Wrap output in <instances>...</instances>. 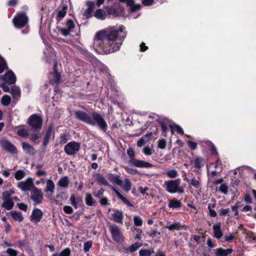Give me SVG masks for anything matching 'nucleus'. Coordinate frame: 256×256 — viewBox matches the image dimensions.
<instances>
[{
  "label": "nucleus",
  "mask_w": 256,
  "mask_h": 256,
  "mask_svg": "<svg viewBox=\"0 0 256 256\" xmlns=\"http://www.w3.org/2000/svg\"><path fill=\"white\" fill-rule=\"evenodd\" d=\"M126 34L122 26H112L98 32L93 46L100 53L110 54L118 50Z\"/></svg>",
  "instance_id": "f257e3e1"
},
{
  "label": "nucleus",
  "mask_w": 256,
  "mask_h": 256,
  "mask_svg": "<svg viewBox=\"0 0 256 256\" xmlns=\"http://www.w3.org/2000/svg\"><path fill=\"white\" fill-rule=\"evenodd\" d=\"M76 116L77 118L92 126L98 124L104 130L106 129L107 124L102 116L99 114L93 112L91 116L86 112L82 111L76 112Z\"/></svg>",
  "instance_id": "f03ea898"
},
{
  "label": "nucleus",
  "mask_w": 256,
  "mask_h": 256,
  "mask_svg": "<svg viewBox=\"0 0 256 256\" xmlns=\"http://www.w3.org/2000/svg\"><path fill=\"white\" fill-rule=\"evenodd\" d=\"M180 183V179L170 180L164 182V186H166V190L170 193L182 194L184 192V189L182 187L179 186Z\"/></svg>",
  "instance_id": "7ed1b4c3"
},
{
  "label": "nucleus",
  "mask_w": 256,
  "mask_h": 256,
  "mask_svg": "<svg viewBox=\"0 0 256 256\" xmlns=\"http://www.w3.org/2000/svg\"><path fill=\"white\" fill-rule=\"evenodd\" d=\"M28 22V18L25 13L18 14L13 19L14 26L18 28L24 27Z\"/></svg>",
  "instance_id": "20e7f679"
},
{
  "label": "nucleus",
  "mask_w": 256,
  "mask_h": 256,
  "mask_svg": "<svg viewBox=\"0 0 256 256\" xmlns=\"http://www.w3.org/2000/svg\"><path fill=\"white\" fill-rule=\"evenodd\" d=\"M104 8L108 14L113 16H120L124 14V10L119 4H115L110 8L106 6Z\"/></svg>",
  "instance_id": "39448f33"
},
{
  "label": "nucleus",
  "mask_w": 256,
  "mask_h": 256,
  "mask_svg": "<svg viewBox=\"0 0 256 256\" xmlns=\"http://www.w3.org/2000/svg\"><path fill=\"white\" fill-rule=\"evenodd\" d=\"M110 230L113 240L116 242L120 243L124 240V237L120 229L116 225L110 226Z\"/></svg>",
  "instance_id": "423d86ee"
},
{
  "label": "nucleus",
  "mask_w": 256,
  "mask_h": 256,
  "mask_svg": "<svg viewBox=\"0 0 256 256\" xmlns=\"http://www.w3.org/2000/svg\"><path fill=\"white\" fill-rule=\"evenodd\" d=\"M80 148V144L76 142H70L64 146V150L68 155L76 154Z\"/></svg>",
  "instance_id": "0eeeda50"
},
{
  "label": "nucleus",
  "mask_w": 256,
  "mask_h": 256,
  "mask_svg": "<svg viewBox=\"0 0 256 256\" xmlns=\"http://www.w3.org/2000/svg\"><path fill=\"white\" fill-rule=\"evenodd\" d=\"M29 125L34 130L40 129L42 126V120L40 117L34 114L32 115L28 120Z\"/></svg>",
  "instance_id": "6e6552de"
},
{
  "label": "nucleus",
  "mask_w": 256,
  "mask_h": 256,
  "mask_svg": "<svg viewBox=\"0 0 256 256\" xmlns=\"http://www.w3.org/2000/svg\"><path fill=\"white\" fill-rule=\"evenodd\" d=\"M3 202L2 207L6 210H10L12 208L14 204L10 198V194L8 192H4L2 193Z\"/></svg>",
  "instance_id": "1a4fd4ad"
},
{
  "label": "nucleus",
  "mask_w": 256,
  "mask_h": 256,
  "mask_svg": "<svg viewBox=\"0 0 256 256\" xmlns=\"http://www.w3.org/2000/svg\"><path fill=\"white\" fill-rule=\"evenodd\" d=\"M17 186L24 192L30 190L34 187L33 180L32 178H29L26 180L18 182Z\"/></svg>",
  "instance_id": "9d476101"
},
{
  "label": "nucleus",
  "mask_w": 256,
  "mask_h": 256,
  "mask_svg": "<svg viewBox=\"0 0 256 256\" xmlns=\"http://www.w3.org/2000/svg\"><path fill=\"white\" fill-rule=\"evenodd\" d=\"M43 198V193L40 190L34 187L32 190L31 198L36 204L42 202Z\"/></svg>",
  "instance_id": "9b49d317"
},
{
  "label": "nucleus",
  "mask_w": 256,
  "mask_h": 256,
  "mask_svg": "<svg viewBox=\"0 0 256 256\" xmlns=\"http://www.w3.org/2000/svg\"><path fill=\"white\" fill-rule=\"evenodd\" d=\"M129 162L131 164L138 168H149L152 166V164L148 162L138 160L135 158L130 160Z\"/></svg>",
  "instance_id": "f8f14e48"
},
{
  "label": "nucleus",
  "mask_w": 256,
  "mask_h": 256,
  "mask_svg": "<svg viewBox=\"0 0 256 256\" xmlns=\"http://www.w3.org/2000/svg\"><path fill=\"white\" fill-rule=\"evenodd\" d=\"M86 4L88 6L87 8L82 10L81 12L86 18H88L90 16L91 13L94 10V2L88 1L86 2Z\"/></svg>",
  "instance_id": "ddd939ff"
},
{
  "label": "nucleus",
  "mask_w": 256,
  "mask_h": 256,
  "mask_svg": "<svg viewBox=\"0 0 256 256\" xmlns=\"http://www.w3.org/2000/svg\"><path fill=\"white\" fill-rule=\"evenodd\" d=\"M42 216V212L40 210L35 208L30 216V220L35 224L38 223L41 220Z\"/></svg>",
  "instance_id": "4468645a"
},
{
  "label": "nucleus",
  "mask_w": 256,
  "mask_h": 256,
  "mask_svg": "<svg viewBox=\"0 0 256 256\" xmlns=\"http://www.w3.org/2000/svg\"><path fill=\"white\" fill-rule=\"evenodd\" d=\"M3 148L12 154H16L17 150L16 147L10 142L6 140H3L1 142Z\"/></svg>",
  "instance_id": "2eb2a0df"
},
{
  "label": "nucleus",
  "mask_w": 256,
  "mask_h": 256,
  "mask_svg": "<svg viewBox=\"0 0 256 256\" xmlns=\"http://www.w3.org/2000/svg\"><path fill=\"white\" fill-rule=\"evenodd\" d=\"M56 64L55 63L54 65V72H52L50 75V82L52 84H58L60 82V74L56 70Z\"/></svg>",
  "instance_id": "dca6fc26"
},
{
  "label": "nucleus",
  "mask_w": 256,
  "mask_h": 256,
  "mask_svg": "<svg viewBox=\"0 0 256 256\" xmlns=\"http://www.w3.org/2000/svg\"><path fill=\"white\" fill-rule=\"evenodd\" d=\"M4 80L8 84H12L16 82V76L13 72L9 71L5 74Z\"/></svg>",
  "instance_id": "f3484780"
},
{
  "label": "nucleus",
  "mask_w": 256,
  "mask_h": 256,
  "mask_svg": "<svg viewBox=\"0 0 256 256\" xmlns=\"http://www.w3.org/2000/svg\"><path fill=\"white\" fill-rule=\"evenodd\" d=\"M112 220L117 223L122 224V219L124 218L123 213L122 211L115 210L112 214Z\"/></svg>",
  "instance_id": "a211bd4d"
},
{
  "label": "nucleus",
  "mask_w": 256,
  "mask_h": 256,
  "mask_svg": "<svg viewBox=\"0 0 256 256\" xmlns=\"http://www.w3.org/2000/svg\"><path fill=\"white\" fill-rule=\"evenodd\" d=\"M214 236L218 239H220L222 236V232L221 230L220 224H215L213 226Z\"/></svg>",
  "instance_id": "6ab92c4d"
},
{
  "label": "nucleus",
  "mask_w": 256,
  "mask_h": 256,
  "mask_svg": "<svg viewBox=\"0 0 256 256\" xmlns=\"http://www.w3.org/2000/svg\"><path fill=\"white\" fill-rule=\"evenodd\" d=\"M152 134L151 132L146 134L144 136L141 138L137 142L138 147H142L148 142L152 138Z\"/></svg>",
  "instance_id": "aec40b11"
},
{
  "label": "nucleus",
  "mask_w": 256,
  "mask_h": 256,
  "mask_svg": "<svg viewBox=\"0 0 256 256\" xmlns=\"http://www.w3.org/2000/svg\"><path fill=\"white\" fill-rule=\"evenodd\" d=\"M95 178L99 184L105 186H109V184L106 178L100 174H96L95 176Z\"/></svg>",
  "instance_id": "412c9836"
},
{
  "label": "nucleus",
  "mask_w": 256,
  "mask_h": 256,
  "mask_svg": "<svg viewBox=\"0 0 256 256\" xmlns=\"http://www.w3.org/2000/svg\"><path fill=\"white\" fill-rule=\"evenodd\" d=\"M55 185L52 180H48L46 182V188L44 190L46 192H50L52 195L54 192Z\"/></svg>",
  "instance_id": "4be33fe9"
},
{
  "label": "nucleus",
  "mask_w": 256,
  "mask_h": 256,
  "mask_svg": "<svg viewBox=\"0 0 256 256\" xmlns=\"http://www.w3.org/2000/svg\"><path fill=\"white\" fill-rule=\"evenodd\" d=\"M215 251L217 256H227L232 252V250L231 248L224 250L219 248L215 250Z\"/></svg>",
  "instance_id": "5701e85b"
},
{
  "label": "nucleus",
  "mask_w": 256,
  "mask_h": 256,
  "mask_svg": "<svg viewBox=\"0 0 256 256\" xmlns=\"http://www.w3.org/2000/svg\"><path fill=\"white\" fill-rule=\"evenodd\" d=\"M112 190L116 193L118 198L128 206H132V204L123 196H122L114 188L110 186Z\"/></svg>",
  "instance_id": "b1692460"
},
{
  "label": "nucleus",
  "mask_w": 256,
  "mask_h": 256,
  "mask_svg": "<svg viewBox=\"0 0 256 256\" xmlns=\"http://www.w3.org/2000/svg\"><path fill=\"white\" fill-rule=\"evenodd\" d=\"M126 192H129L132 187V184L130 180L128 178H126L123 182L122 180L121 184H118Z\"/></svg>",
  "instance_id": "393cba45"
},
{
  "label": "nucleus",
  "mask_w": 256,
  "mask_h": 256,
  "mask_svg": "<svg viewBox=\"0 0 256 256\" xmlns=\"http://www.w3.org/2000/svg\"><path fill=\"white\" fill-rule=\"evenodd\" d=\"M69 184V180L68 176H64L60 179L58 182V186L62 188H66Z\"/></svg>",
  "instance_id": "a878e982"
},
{
  "label": "nucleus",
  "mask_w": 256,
  "mask_h": 256,
  "mask_svg": "<svg viewBox=\"0 0 256 256\" xmlns=\"http://www.w3.org/2000/svg\"><path fill=\"white\" fill-rule=\"evenodd\" d=\"M95 17L100 20H104L106 18V12L102 9L97 10L94 14Z\"/></svg>",
  "instance_id": "bb28decb"
},
{
  "label": "nucleus",
  "mask_w": 256,
  "mask_h": 256,
  "mask_svg": "<svg viewBox=\"0 0 256 256\" xmlns=\"http://www.w3.org/2000/svg\"><path fill=\"white\" fill-rule=\"evenodd\" d=\"M22 148L26 153L29 154H34L36 153V150L34 148L25 142L22 143Z\"/></svg>",
  "instance_id": "cd10ccee"
},
{
  "label": "nucleus",
  "mask_w": 256,
  "mask_h": 256,
  "mask_svg": "<svg viewBox=\"0 0 256 256\" xmlns=\"http://www.w3.org/2000/svg\"><path fill=\"white\" fill-rule=\"evenodd\" d=\"M10 92L12 94L13 98H18L20 96V88L16 86H13Z\"/></svg>",
  "instance_id": "c85d7f7f"
},
{
  "label": "nucleus",
  "mask_w": 256,
  "mask_h": 256,
  "mask_svg": "<svg viewBox=\"0 0 256 256\" xmlns=\"http://www.w3.org/2000/svg\"><path fill=\"white\" fill-rule=\"evenodd\" d=\"M108 178L110 182H115L118 185L121 184L122 180L120 178V176L116 174H109Z\"/></svg>",
  "instance_id": "c756f323"
},
{
  "label": "nucleus",
  "mask_w": 256,
  "mask_h": 256,
  "mask_svg": "<svg viewBox=\"0 0 256 256\" xmlns=\"http://www.w3.org/2000/svg\"><path fill=\"white\" fill-rule=\"evenodd\" d=\"M10 214L12 218L16 221L20 222H22L24 219V217L21 212H11Z\"/></svg>",
  "instance_id": "7c9ffc66"
},
{
  "label": "nucleus",
  "mask_w": 256,
  "mask_h": 256,
  "mask_svg": "<svg viewBox=\"0 0 256 256\" xmlns=\"http://www.w3.org/2000/svg\"><path fill=\"white\" fill-rule=\"evenodd\" d=\"M14 176L16 180H21L26 176V172L22 170H18L16 172Z\"/></svg>",
  "instance_id": "2f4dec72"
},
{
  "label": "nucleus",
  "mask_w": 256,
  "mask_h": 256,
  "mask_svg": "<svg viewBox=\"0 0 256 256\" xmlns=\"http://www.w3.org/2000/svg\"><path fill=\"white\" fill-rule=\"evenodd\" d=\"M181 202L176 200H171L169 201L168 207L173 208H176L180 207Z\"/></svg>",
  "instance_id": "473e14b6"
},
{
  "label": "nucleus",
  "mask_w": 256,
  "mask_h": 256,
  "mask_svg": "<svg viewBox=\"0 0 256 256\" xmlns=\"http://www.w3.org/2000/svg\"><path fill=\"white\" fill-rule=\"evenodd\" d=\"M86 204L88 206H92L94 205L95 201L92 195L90 194H86L85 198Z\"/></svg>",
  "instance_id": "72a5a7b5"
},
{
  "label": "nucleus",
  "mask_w": 256,
  "mask_h": 256,
  "mask_svg": "<svg viewBox=\"0 0 256 256\" xmlns=\"http://www.w3.org/2000/svg\"><path fill=\"white\" fill-rule=\"evenodd\" d=\"M52 126H49L48 129V130H47V132H46V135L45 136V138H44V146H46L48 144L50 138L52 136Z\"/></svg>",
  "instance_id": "f704fd0d"
},
{
  "label": "nucleus",
  "mask_w": 256,
  "mask_h": 256,
  "mask_svg": "<svg viewBox=\"0 0 256 256\" xmlns=\"http://www.w3.org/2000/svg\"><path fill=\"white\" fill-rule=\"evenodd\" d=\"M128 4L130 6L131 10L134 12L140 9L141 6L138 4H134L133 0H128Z\"/></svg>",
  "instance_id": "c9c22d12"
},
{
  "label": "nucleus",
  "mask_w": 256,
  "mask_h": 256,
  "mask_svg": "<svg viewBox=\"0 0 256 256\" xmlns=\"http://www.w3.org/2000/svg\"><path fill=\"white\" fill-rule=\"evenodd\" d=\"M70 202L71 204L75 208H78V202L80 201H81L80 200H78V199L76 200L74 194H72L70 196Z\"/></svg>",
  "instance_id": "e433bc0d"
},
{
  "label": "nucleus",
  "mask_w": 256,
  "mask_h": 256,
  "mask_svg": "<svg viewBox=\"0 0 256 256\" xmlns=\"http://www.w3.org/2000/svg\"><path fill=\"white\" fill-rule=\"evenodd\" d=\"M2 103L5 106H8L10 104L11 102V98L8 95H4L2 98Z\"/></svg>",
  "instance_id": "4c0bfd02"
},
{
  "label": "nucleus",
  "mask_w": 256,
  "mask_h": 256,
  "mask_svg": "<svg viewBox=\"0 0 256 256\" xmlns=\"http://www.w3.org/2000/svg\"><path fill=\"white\" fill-rule=\"evenodd\" d=\"M172 132L176 131L178 133L182 134H184L183 130L181 127L176 124H173L170 126Z\"/></svg>",
  "instance_id": "58836bf2"
},
{
  "label": "nucleus",
  "mask_w": 256,
  "mask_h": 256,
  "mask_svg": "<svg viewBox=\"0 0 256 256\" xmlns=\"http://www.w3.org/2000/svg\"><path fill=\"white\" fill-rule=\"evenodd\" d=\"M142 246V244H140L138 242H136V243L134 244L131 245L128 248V250L130 252H134L136 250Z\"/></svg>",
  "instance_id": "ea45409f"
},
{
  "label": "nucleus",
  "mask_w": 256,
  "mask_h": 256,
  "mask_svg": "<svg viewBox=\"0 0 256 256\" xmlns=\"http://www.w3.org/2000/svg\"><path fill=\"white\" fill-rule=\"evenodd\" d=\"M190 183L192 186L196 188H198L200 187V182L199 178L198 179H196L194 178H192L190 181Z\"/></svg>",
  "instance_id": "a19ab883"
},
{
  "label": "nucleus",
  "mask_w": 256,
  "mask_h": 256,
  "mask_svg": "<svg viewBox=\"0 0 256 256\" xmlns=\"http://www.w3.org/2000/svg\"><path fill=\"white\" fill-rule=\"evenodd\" d=\"M165 228L169 230H178L180 228V224L179 223H174L170 226H166Z\"/></svg>",
  "instance_id": "79ce46f5"
},
{
  "label": "nucleus",
  "mask_w": 256,
  "mask_h": 256,
  "mask_svg": "<svg viewBox=\"0 0 256 256\" xmlns=\"http://www.w3.org/2000/svg\"><path fill=\"white\" fill-rule=\"evenodd\" d=\"M18 134L22 137H26L28 136V132L26 128H20L17 130Z\"/></svg>",
  "instance_id": "37998d69"
},
{
  "label": "nucleus",
  "mask_w": 256,
  "mask_h": 256,
  "mask_svg": "<svg viewBox=\"0 0 256 256\" xmlns=\"http://www.w3.org/2000/svg\"><path fill=\"white\" fill-rule=\"evenodd\" d=\"M204 165V160L201 158H198L195 160L194 166L196 168H201Z\"/></svg>",
  "instance_id": "c03bdc74"
},
{
  "label": "nucleus",
  "mask_w": 256,
  "mask_h": 256,
  "mask_svg": "<svg viewBox=\"0 0 256 256\" xmlns=\"http://www.w3.org/2000/svg\"><path fill=\"white\" fill-rule=\"evenodd\" d=\"M166 174L170 178H175L178 175V172L174 170H168L166 172Z\"/></svg>",
  "instance_id": "a18cd8bd"
},
{
  "label": "nucleus",
  "mask_w": 256,
  "mask_h": 256,
  "mask_svg": "<svg viewBox=\"0 0 256 256\" xmlns=\"http://www.w3.org/2000/svg\"><path fill=\"white\" fill-rule=\"evenodd\" d=\"M6 252L8 254V256H16L18 252L12 248H8L6 250Z\"/></svg>",
  "instance_id": "49530a36"
},
{
  "label": "nucleus",
  "mask_w": 256,
  "mask_h": 256,
  "mask_svg": "<svg viewBox=\"0 0 256 256\" xmlns=\"http://www.w3.org/2000/svg\"><path fill=\"white\" fill-rule=\"evenodd\" d=\"M153 250H142L140 251V256H150Z\"/></svg>",
  "instance_id": "de8ad7c7"
},
{
  "label": "nucleus",
  "mask_w": 256,
  "mask_h": 256,
  "mask_svg": "<svg viewBox=\"0 0 256 256\" xmlns=\"http://www.w3.org/2000/svg\"><path fill=\"white\" fill-rule=\"evenodd\" d=\"M134 224L136 226H141L142 224V220L138 216H134Z\"/></svg>",
  "instance_id": "09e8293b"
},
{
  "label": "nucleus",
  "mask_w": 256,
  "mask_h": 256,
  "mask_svg": "<svg viewBox=\"0 0 256 256\" xmlns=\"http://www.w3.org/2000/svg\"><path fill=\"white\" fill-rule=\"evenodd\" d=\"M92 246V242L91 241H88L84 243V252H88Z\"/></svg>",
  "instance_id": "8fccbe9b"
},
{
  "label": "nucleus",
  "mask_w": 256,
  "mask_h": 256,
  "mask_svg": "<svg viewBox=\"0 0 256 256\" xmlns=\"http://www.w3.org/2000/svg\"><path fill=\"white\" fill-rule=\"evenodd\" d=\"M66 7L64 6L62 9L58 12V17L60 18H63L66 14Z\"/></svg>",
  "instance_id": "3c124183"
},
{
  "label": "nucleus",
  "mask_w": 256,
  "mask_h": 256,
  "mask_svg": "<svg viewBox=\"0 0 256 256\" xmlns=\"http://www.w3.org/2000/svg\"><path fill=\"white\" fill-rule=\"evenodd\" d=\"M124 168L128 173L131 174H135L138 172V170L136 169H134L132 168L126 166L124 167Z\"/></svg>",
  "instance_id": "603ef678"
},
{
  "label": "nucleus",
  "mask_w": 256,
  "mask_h": 256,
  "mask_svg": "<svg viewBox=\"0 0 256 256\" xmlns=\"http://www.w3.org/2000/svg\"><path fill=\"white\" fill-rule=\"evenodd\" d=\"M166 146V141L162 139L158 142V148L160 149H164Z\"/></svg>",
  "instance_id": "864d4df0"
},
{
  "label": "nucleus",
  "mask_w": 256,
  "mask_h": 256,
  "mask_svg": "<svg viewBox=\"0 0 256 256\" xmlns=\"http://www.w3.org/2000/svg\"><path fill=\"white\" fill-rule=\"evenodd\" d=\"M219 190L224 194H226L228 190V188L225 184H222L219 188Z\"/></svg>",
  "instance_id": "5fc2aeb1"
},
{
  "label": "nucleus",
  "mask_w": 256,
  "mask_h": 256,
  "mask_svg": "<svg viewBox=\"0 0 256 256\" xmlns=\"http://www.w3.org/2000/svg\"><path fill=\"white\" fill-rule=\"evenodd\" d=\"M66 26L68 29L71 32L72 30L73 29L74 27V22L71 20H68L66 22Z\"/></svg>",
  "instance_id": "6e6d98bb"
},
{
  "label": "nucleus",
  "mask_w": 256,
  "mask_h": 256,
  "mask_svg": "<svg viewBox=\"0 0 256 256\" xmlns=\"http://www.w3.org/2000/svg\"><path fill=\"white\" fill-rule=\"evenodd\" d=\"M70 254V250L69 248H66L62 250L59 256H69Z\"/></svg>",
  "instance_id": "4d7b16f0"
},
{
  "label": "nucleus",
  "mask_w": 256,
  "mask_h": 256,
  "mask_svg": "<svg viewBox=\"0 0 256 256\" xmlns=\"http://www.w3.org/2000/svg\"><path fill=\"white\" fill-rule=\"evenodd\" d=\"M64 211L68 214H72L73 212V210L70 206H64L63 208Z\"/></svg>",
  "instance_id": "13d9d810"
},
{
  "label": "nucleus",
  "mask_w": 256,
  "mask_h": 256,
  "mask_svg": "<svg viewBox=\"0 0 256 256\" xmlns=\"http://www.w3.org/2000/svg\"><path fill=\"white\" fill-rule=\"evenodd\" d=\"M188 144L189 148L192 150H195L196 148L197 144L195 142H193L190 140L187 142Z\"/></svg>",
  "instance_id": "bf43d9fd"
},
{
  "label": "nucleus",
  "mask_w": 256,
  "mask_h": 256,
  "mask_svg": "<svg viewBox=\"0 0 256 256\" xmlns=\"http://www.w3.org/2000/svg\"><path fill=\"white\" fill-rule=\"evenodd\" d=\"M144 153L146 156H150L152 154V150L149 147L146 146L143 149Z\"/></svg>",
  "instance_id": "052dcab7"
},
{
  "label": "nucleus",
  "mask_w": 256,
  "mask_h": 256,
  "mask_svg": "<svg viewBox=\"0 0 256 256\" xmlns=\"http://www.w3.org/2000/svg\"><path fill=\"white\" fill-rule=\"evenodd\" d=\"M60 32L64 36H68L70 32L68 28H64L60 29Z\"/></svg>",
  "instance_id": "680f3d73"
},
{
  "label": "nucleus",
  "mask_w": 256,
  "mask_h": 256,
  "mask_svg": "<svg viewBox=\"0 0 256 256\" xmlns=\"http://www.w3.org/2000/svg\"><path fill=\"white\" fill-rule=\"evenodd\" d=\"M6 67V62L4 60H0V73L4 72Z\"/></svg>",
  "instance_id": "e2e57ef3"
},
{
  "label": "nucleus",
  "mask_w": 256,
  "mask_h": 256,
  "mask_svg": "<svg viewBox=\"0 0 256 256\" xmlns=\"http://www.w3.org/2000/svg\"><path fill=\"white\" fill-rule=\"evenodd\" d=\"M100 203L102 206L108 204V200L106 198H102L100 200Z\"/></svg>",
  "instance_id": "0e129e2a"
},
{
  "label": "nucleus",
  "mask_w": 256,
  "mask_h": 256,
  "mask_svg": "<svg viewBox=\"0 0 256 256\" xmlns=\"http://www.w3.org/2000/svg\"><path fill=\"white\" fill-rule=\"evenodd\" d=\"M18 206L20 209L24 211H26L28 209V206L23 203L18 204Z\"/></svg>",
  "instance_id": "69168bd1"
},
{
  "label": "nucleus",
  "mask_w": 256,
  "mask_h": 256,
  "mask_svg": "<svg viewBox=\"0 0 256 256\" xmlns=\"http://www.w3.org/2000/svg\"><path fill=\"white\" fill-rule=\"evenodd\" d=\"M127 154L130 156V160L134 158V154L133 150L131 148H129L127 150Z\"/></svg>",
  "instance_id": "338daca9"
},
{
  "label": "nucleus",
  "mask_w": 256,
  "mask_h": 256,
  "mask_svg": "<svg viewBox=\"0 0 256 256\" xmlns=\"http://www.w3.org/2000/svg\"><path fill=\"white\" fill-rule=\"evenodd\" d=\"M246 235L248 238H252V240L256 242V236H255L253 233L250 232H246Z\"/></svg>",
  "instance_id": "774afa93"
}]
</instances>
